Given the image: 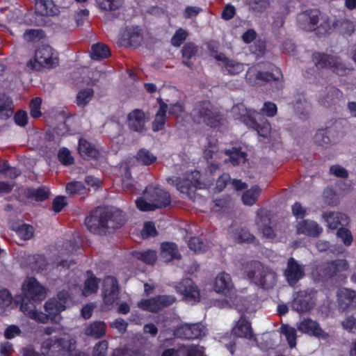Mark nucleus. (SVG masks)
<instances>
[{"mask_svg": "<svg viewBox=\"0 0 356 356\" xmlns=\"http://www.w3.org/2000/svg\"><path fill=\"white\" fill-rule=\"evenodd\" d=\"M323 218L329 228L335 229L339 225H347L348 223V216L339 212H324Z\"/></svg>", "mask_w": 356, "mask_h": 356, "instance_id": "obj_32", "label": "nucleus"}, {"mask_svg": "<svg viewBox=\"0 0 356 356\" xmlns=\"http://www.w3.org/2000/svg\"><path fill=\"white\" fill-rule=\"evenodd\" d=\"M200 178V172L194 170L186 173L183 178L169 177L167 179V181L170 184L175 185L181 193L191 197V193L197 188H201Z\"/></svg>", "mask_w": 356, "mask_h": 356, "instance_id": "obj_8", "label": "nucleus"}, {"mask_svg": "<svg viewBox=\"0 0 356 356\" xmlns=\"http://www.w3.org/2000/svg\"><path fill=\"white\" fill-rule=\"evenodd\" d=\"M316 248L320 252H326L330 250L334 254L342 253L343 250L342 247H333L330 245V243L325 240H318L316 243Z\"/></svg>", "mask_w": 356, "mask_h": 356, "instance_id": "obj_48", "label": "nucleus"}, {"mask_svg": "<svg viewBox=\"0 0 356 356\" xmlns=\"http://www.w3.org/2000/svg\"><path fill=\"white\" fill-rule=\"evenodd\" d=\"M177 290L188 303L193 305L200 300V290L191 279L187 278L180 282L177 286Z\"/></svg>", "mask_w": 356, "mask_h": 356, "instance_id": "obj_15", "label": "nucleus"}, {"mask_svg": "<svg viewBox=\"0 0 356 356\" xmlns=\"http://www.w3.org/2000/svg\"><path fill=\"white\" fill-rule=\"evenodd\" d=\"M169 193L154 185L146 187L144 196L136 200L137 208L142 211H154L170 204Z\"/></svg>", "mask_w": 356, "mask_h": 356, "instance_id": "obj_2", "label": "nucleus"}, {"mask_svg": "<svg viewBox=\"0 0 356 356\" xmlns=\"http://www.w3.org/2000/svg\"><path fill=\"white\" fill-rule=\"evenodd\" d=\"M161 257L164 261L168 262L180 257L177 245L174 243L166 242L161 245Z\"/></svg>", "mask_w": 356, "mask_h": 356, "instance_id": "obj_37", "label": "nucleus"}, {"mask_svg": "<svg viewBox=\"0 0 356 356\" xmlns=\"http://www.w3.org/2000/svg\"><path fill=\"white\" fill-rule=\"evenodd\" d=\"M188 33L186 31L182 29H178L172 38V44L175 47H179L182 44V42L186 39Z\"/></svg>", "mask_w": 356, "mask_h": 356, "instance_id": "obj_60", "label": "nucleus"}, {"mask_svg": "<svg viewBox=\"0 0 356 356\" xmlns=\"http://www.w3.org/2000/svg\"><path fill=\"white\" fill-rule=\"evenodd\" d=\"M188 248L196 253H201L207 250V244L199 237H193L188 241Z\"/></svg>", "mask_w": 356, "mask_h": 356, "instance_id": "obj_49", "label": "nucleus"}, {"mask_svg": "<svg viewBox=\"0 0 356 356\" xmlns=\"http://www.w3.org/2000/svg\"><path fill=\"white\" fill-rule=\"evenodd\" d=\"M296 232L298 234L317 237L321 234L323 229L314 220H303L297 223Z\"/></svg>", "mask_w": 356, "mask_h": 356, "instance_id": "obj_28", "label": "nucleus"}, {"mask_svg": "<svg viewBox=\"0 0 356 356\" xmlns=\"http://www.w3.org/2000/svg\"><path fill=\"white\" fill-rule=\"evenodd\" d=\"M102 10H115L122 5V0H96Z\"/></svg>", "mask_w": 356, "mask_h": 356, "instance_id": "obj_50", "label": "nucleus"}, {"mask_svg": "<svg viewBox=\"0 0 356 356\" xmlns=\"http://www.w3.org/2000/svg\"><path fill=\"white\" fill-rule=\"evenodd\" d=\"M261 193L258 186H254L242 195V201L245 205L252 206L256 203Z\"/></svg>", "mask_w": 356, "mask_h": 356, "instance_id": "obj_40", "label": "nucleus"}, {"mask_svg": "<svg viewBox=\"0 0 356 356\" xmlns=\"http://www.w3.org/2000/svg\"><path fill=\"white\" fill-rule=\"evenodd\" d=\"M191 115L197 123H204L210 127H217L221 123L222 116L217 108L209 101L197 102L191 112Z\"/></svg>", "mask_w": 356, "mask_h": 356, "instance_id": "obj_6", "label": "nucleus"}, {"mask_svg": "<svg viewBox=\"0 0 356 356\" xmlns=\"http://www.w3.org/2000/svg\"><path fill=\"white\" fill-rule=\"evenodd\" d=\"M136 159L143 165H149L156 160V156L146 149H140L136 154Z\"/></svg>", "mask_w": 356, "mask_h": 356, "instance_id": "obj_46", "label": "nucleus"}, {"mask_svg": "<svg viewBox=\"0 0 356 356\" xmlns=\"http://www.w3.org/2000/svg\"><path fill=\"white\" fill-rule=\"evenodd\" d=\"M318 269L321 275L331 277L348 271L349 265L346 259H336L322 264Z\"/></svg>", "mask_w": 356, "mask_h": 356, "instance_id": "obj_17", "label": "nucleus"}, {"mask_svg": "<svg viewBox=\"0 0 356 356\" xmlns=\"http://www.w3.org/2000/svg\"><path fill=\"white\" fill-rule=\"evenodd\" d=\"M312 58L317 67L330 68L334 72L340 76L345 75L350 70V68L336 56L321 53H314Z\"/></svg>", "mask_w": 356, "mask_h": 356, "instance_id": "obj_9", "label": "nucleus"}, {"mask_svg": "<svg viewBox=\"0 0 356 356\" xmlns=\"http://www.w3.org/2000/svg\"><path fill=\"white\" fill-rule=\"evenodd\" d=\"M207 332V328L201 323L184 324L177 328L175 335L182 339H195L205 336Z\"/></svg>", "mask_w": 356, "mask_h": 356, "instance_id": "obj_20", "label": "nucleus"}, {"mask_svg": "<svg viewBox=\"0 0 356 356\" xmlns=\"http://www.w3.org/2000/svg\"><path fill=\"white\" fill-rule=\"evenodd\" d=\"M214 58L221 62L222 67H225L230 75L238 74L244 70V64L235 60L227 58L223 54H216Z\"/></svg>", "mask_w": 356, "mask_h": 356, "instance_id": "obj_29", "label": "nucleus"}, {"mask_svg": "<svg viewBox=\"0 0 356 356\" xmlns=\"http://www.w3.org/2000/svg\"><path fill=\"white\" fill-rule=\"evenodd\" d=\"M121 38L127 44L133 47H137L142 41L140 29L136 27H127L122 33Z\"/></svg>", "mask_w": 356, "mask_h": 356, "instance_id": "obj_31", "label": "nucleus"}, {"mask_svg": "<svg viewBox=\"0 0 356 356\" xmlns=\"http://www.w3.org/2000/svg\"><path fill=\"white\" fill-rule=\"evenodd\" d=\"M58 64L56 56L49 45L39 47L35 53L34 60H29L27 65L31 69L40 70L42 67H53Z\"/></svg>", "mask_w": 356, "mask_h": 356, "instance_id": "obj_11", "label": "nucleus"}, {"mask_svg": "<svg viewBox=\"0 0 356 356\" xmlns=\"http://www.w3.org/2000/svg\"><path fill=\"white\" fill-rule=\"evenodd\" d=\"M66 193L70 195H84L86 187L81 181H73L68 183L65 187Z\"/></svg>", "mask_w": 356, "mask_h": 356, "instance_id": "obj_45", "label": "nucleus"}, {"mask_svg": "<svg viewBox=\"0 0 356 356\" xmlns=\"http://www.w3.org/2000/svg\"><path fill=\"white\" fill-rule=\"evenodd\" d=\"M232 112L236 119L254 129L259 136L266 138L269 135L271 130L270 123L266 121L261 125L259 124L255 120L259 115L256 110L248 109L243 104H238L232 107Z\"/></svg>", "mask_w": 356, "mask_h": 356, "instance_id": "obj_5", "label": "nucleus"}, {"mask_svg": "<svg viewBox=\"0 0 356 356\" xmlns=\"http://www.w3.org/2000/svg\"><path fill=\"white\" fill-rule=\"evenodd\" d=\"M22 290L24 297L33 302H40L46 297L45 288L33 277H28L24 280Z\"/></svg>", "mask_w": 356, "mask_h": 356, "instance_id": "obj_13", "label": "nucleus"}, {"mask_svg": "<svg viewBox=\"0 0 356 356\" xmlns=\"http://www.w3.org/2000/svg\"><path fill=\"white\" fill-rule=\"evenodd\" d=\"M245 273L253 283L265 289L273 288L277 282L276 273L257 261H251L247 265Z\"/></svg>", "mask_w": 356, "mask_h": 356, "instance_id": "obj_4", "label": "nucleus"}, {"mask_svg": "<svg viewBox=\"0 0 356 356\" xmlns=\"http://www.w3.org/2000/svg\"><path fill=\"white\" fill-rule=\"evenodd\" d=\"M282 332L286 337V340L291 348H293L296 344V331L293 327L289 325H282L281 327Z\"/></svg>", "mask_w": 356, "mask_h": 356, "instance_id": "obj_53", "label": "nucleus"}, {"mask_svg": "<svg viewBox=\"0 0 356 356\" xmlns=\"http://www.w3.org/2000/svg\"><path fill=\"white\" fill-rule=\"evenodd\" d=\"M16 232L21 238L28 240L33 236V228L29 225L22 224L17 228Z\"/></svg>", "mask_w": 356, "mask_h": 356, "instance_id": "obj_55", "label": "nucleus"}, {"mask_svg": "<svg viewBox=\"0 0 356 356\" xmlns=\"http://www.w3.org/2000/svg\"><path fill=\"white\" fill-rule=\"evenodd\" d=\"M42 104V99L40 97H35L32 99L30 104V114L32 118H38L42 113L40 111V106Z\"/></svg>", "mask_w": 356, "mask_h": 356, "instance_id": "obj_59", "label": "nucleus"}, {"mask_svg": "<svg viewBox=\"0 0 356 356\" xmlns=\"http://www.w3.org/2000/svg\"><path fill=\"white\" fill-rule=\"evenodd\" d=\"M78 151L82 157L88 159H97L100 155L99 151L93 145L83 138L79 139Z\"/></svg>", "mask_w": 356, "mask_h": 356, "instance_id": "obj_34", "label": "nucleus"}, {"mask_svg": "<svg viewBox=\"0 0 356 356\" xmlns=\"http://www.w3.org/2000/svg\"><path fill=\"white\" fill-rule=\"evenodd\" d=\"M108 343L106 340H102L97 342L92 350V356H106ZM74 356H88L85 353H76Z\"/></svg>", "mask_w": 356, "mask_h": 356, "instance_id": "obj_42", "label": "nucleus"}, {"mask_svg": "<svg viewBox=\"0 0 356 356\" xmlns=\"http://www.w3.org/2000/svg\"><path fill=\"white\" fill-rule=\"evenodd\" d=\"M29 261L31 268L37 272L43 270L47 265L45 258L42 255L32 256L29 258Z\"/></svg>", "mask_w": 356, "mask_h": 356, "instance_id": "obj_47", "label": "nucleus"}, {"mask_svg": "<svg viewBox=\"0 0 356 356\" xmlns=\"http://www.w3.org/2000/svg\"><path fill=\"white\" fill-rule=\"evenodd\" d=\"M107 326L104 321H95L90 323L85 329V334L95 339L105 336Z\"/></svg>", "mask_w": 356, "mask_h": 356, "instance_id": "obj_35", "label": "nucleus"}, {"mask_svg": "<svg viewBox=\"0 0 356 356\" xmlns=\"http://www.w3.org/2000/svg\"><path fill=\"white\" fill-rule=\"evenodd\" d=\"M95 215H91L85 220V223L90 232L104 234L121 227L126 221L123 212L119 209L109 211L97 209Z\"/></svg>", "mask_w": 356, "mask_h": 356, "instance_id": "obj_1", "label": "nucleus"}, {"mask_svg": "<svg viewBox=\"0 0 356 356\" xmlns=\"http://www.w3.org/2000/svg\"><path fill=\"white\" fill-rule=\"evenodd\" d=\"M255 222L259 232L264 236L268 238H273L275 236V230L270 225V220L264 209L257 210Z\"/></svg>", "mask_w": 356, "mask_h": 356, "instance_id": "obj_26", "label": "nucleus"}, {"mask_svg": "<svg viewBox=\"0 0 356 356\" xmlns=\"http://www.w3.org/2000/svg\"><path fill=\"white\" fill-rule=\"evenodd\" d=\"M76 343L74 337L70 335L49 337L42 342L40 353L44 356H68L75 350Z\"/></svg>", "mask_w": 356, "mask_h": 356, "instance_id": "obj_3", "label": "nucleus"}, {"mask_svg": "<svg viewBox=\"0 0 356 356\" xmlns=\"http://www.w3.org/2000/svg\"><path fill=\"white\" fill-rule=\"evenodd\" d=\"M232 333L237 337L246 338L249 339H251L254 337L251 325L243 316H241L236 322L232 330Z\"/></svg>", "mask_w": 356, "mask_h": 356, "instance_id": "obj_30", "label": "nucleus"}, {"mask_svg": "<svg viewBox=\"0 0 356 356\" xmlns=\"http://www.w3.org/2000/svg\"><path fill=\"white\" fill-rule=\"evenodd\" d=\"M268 68L271 72H262L261 67L257 65L248 69L245 78L252 85H260L263 81H279L282 78V73L279 68L269 64Z\"/></svg>", "mask_w": 356, "mask_h": 356, "instance_id": "obj_10", "label": "nucleus"}, {"mask_svg": "<svg viewBox=\"0 0 356 356\" xmlns=\"http://www.w3.org/2000/svg\"><path fill=\"white\" fill-rule=\"evenodd\" d=\"M213 289L216 292L225 296L231 293L234 289L231 276L225 272L219 273L215 279Z\"/></svg>", "mask_w": 356, "mask_h": 356, "instance_id": "obj_27", "label": "nucleus"}, {"mask_svg": "<svg viewBox=\"0 0 356 356\" xmlns=\"http://www.w3.org/2000/svg\"><path fill=\"white\" fill-rule=\"evenodd\" d=\"M94 90L92 88L81 90L76 95V104L80 107H84L92 99Z\"/></svg>", "mask_w": 356, "mask_h": 356, "instance_id": "obj_44", "label": "nucleus"}, {"mask_svg": "<svg viewBox=\"0 0 356 356\" xmlns=\"http://www.w3.org/2000/svg\"><path fill=\"white\" fill-rule=\"evenodd\" d=\"M99 280L90 275L88 278L86 280L84 288L81 290V293L84 296H88L93 293L97 292L98 289Z\"/></svg>", "mask_w": 356, "mask_h": 356, "instance_id": "obj_43", "label": "nucleus"}, {"mask_svg": "<svg viewBox=\"0 0 356 356\" xmlns=\"http://www.w3.org/2000/svg\"><path fill=\"white\" fill-rule=\"evenodd\" d=\"M58 157L59 161L64 165H70L73 163L74 159L70 152L67 148H61L59 150Z\"/></svg>", "mask_w": 356, "mask_h": 356, "instance_id": "obj_64", "label": "nucleus"}, {"mask_svg": "<svg viewBox=\"0 0 356 356\" xmlns=\"http://www.w3.org/2000/svg\"><path fill=\"white\" fill-rule=\"evenodd\" d=\"M175 301L172 296H159L154 298L141 300L138 303L140 308L152 312H157L163 308L171 305Z\"/></svg>", "mask_w": 356, "mask_h": 356, "instance_id": "obj_19", "label": "nucleus"}, {"mask_svg": "<svg viewBox=\"0 0 356 356\" xmlns=\"http://www.w3.org/2000/svg\"><path fill=\"white\" fill-rule=\"evenodd\" d=\"M339 309L341 312H351L356 309V291L343 288L337 293Z\"/></svg>", "mask_w": 356, "mask_h": 356, "instance_id": "obj_21", "label": "nucleus"}, {"mask_svg": "<svg viewBox=\"0 0 356 356\" xmlns=\"http://www.w3.org/2000/svg\"><path fill=\"white\" fill-rule=\"evenodd\" d=\"M191 115L197 123H204L210 127H217L221 123L222 116L217 108L209 101L197 102L191 112Z\"/></svg>", "mask_w": 356, "mask_h": 356, "instance_id": "obj_7", "label": "nucleus"}, {"mask_svg": "<svg viewBox=\"0 0 356 356\" xmlns=\"http://www.w3.org/2000/svg\"><path fill=\"white\" fill-rule=\"evenodd\" d=\"M314 140L316 145L322 147H326L330 143V139L326 129L318 130L314 135Z\"/></svg>", "mask_w": 356, "mask_h": 356, "instance_id": "obj_52", "label": "nucleus"}, {"mask_svg": "<svg viewBox=\"0 0 356 356\" xmlns=\"http://www.w3.org/2000/svg\"><path fill=\"white\" fill-rule=\"evenodd\" d=\"M135 255L138 259L147 264H153L157 259L156 252L150 250L143 252H136Z\"/></svg>", "mask_w": 356, "mask_h": 356, "instance_id": "obj_51", "label": "nucleus"}, {"mask_svg": "<svg viewBox=\"0 0 356 356\" xmlns=\"http://www.w3.org/2000/svg\"><path fill=\"white\" fill-rule=\"evenodd\" d=\"M225 154L229 156V161L234 165H238L245 161V154L238 149L234 151H225Z\"/></svg>", "mask_w": 356, "mask_h": 356, "instance_id": "obj_54", "label": "nucleus"}, {"mask_svg": "<svg viewBox=\"0 0 356 356\" xmlns=\"http://www.w3.org/2000/svg\"><path fill=\"white\" fill-rule=\"evenodd\" d=\"M30 299L24 298L20 305L21 312L29 318L40 323H47V317L45 314L38 311L36 307L33 302L30 301Z\"/></svg>", "mask_w": 356, "mask_h": 356, "instance_id": "obj_25", "label": "nucleus"}, {"mask_svg": "<svg viewBox=\"0 0 356 356\" xmlns=\"http://www.w3.org/2000/svg\"><path fill=\"white\" fill-rule=\"evenodd\" d=\"M284 275L290 286H294L305 276V266L290 257L284 270Z\"/></svg>", "mask_w": 356, "mask_h": 356, "instance_id": "obj_14", "label": "nucleus"}, {"mask_svg": "<svg viewBox=\"0 0 356 356\" xmlns=\"http://www.w3.org/2000/svg\"><path fill=\"white\" fill-rule=\"evenodd\" d=\"M103 300L105 305H111L118 298V285L115 278L108 276L103 282Z\"/></svg>", "mask_w": 356, "mask_h": 356, "instance_id": "obj_24", "label": "nucleus"}, {"mask_svg": "<svg viewBox=\"0 0 356 356\" xmlns=\"http://www.w3.org/2000/svg\"><path fill=\"white\" fill-rule=\"evenodd\" d=\"M277 106L275 104L271 102H266L264 104L263 107L261 108L260 111H257L259 114L265 115L268 117L272 118L274 117L277 114Z\"/></svg>", "mask_w": 356, "mask_h": 356, "instance_id": "obj_58", "label": "nucleus"}, {"mask_svg": "<svg viewBox=\"0 0 356 356\" xmlns=\"http://www.w3.org/2000/svg\"><path fill=\"white\" fill-rule=\"evenodd\" d=\"M298 330L319 339L327 340L330 338V334L325 332L316 321L309 318L301 321L298 325Z\"/></svg>", "mask_w": 356, "mask_h": 356, "instance_id": "obj_22", "label": "nucleus"}, {"mask_svg": "<svg viewBox=\"0 0 356 356\" xmlns=\"http://www.w3.org/2000/svg\"><path fill=\"white\" fill-rule=\"evenodd\" d=\"M320 24L318 26H316V29L314 31H316V33L318 35H325L330 33L336 26V22L332 21L328 16L322 15L321 13Z\"/></svg>", "mask_w": 356, "mask_h": 356, "instance_id": "obj_38", "label": "nucleus"}, {"mask_svg": "<svg viewBox=\"0 0 356 356\" xmlns=\"http://www.w3.org/2000/svg\"><path fill=\"white\" fill-rule=\"evenodd\" d=\"M233 238L237 242H250L254 239V236L248 231L238 229L232 235Z\"/></svg>", "mask_w": 356, "mask_h": 356, "instance_id": "obj_57", "label": "nucleus"}, {"mask_svg": "<svg viewBox=\"0 0 356 356\" xmlns=\"http://www.w3.org/2000/svg\"><path fill=\"white\" fill-rule=\"evenodd\" d=\"M35 13L41 16H54L59 10L51 0H35Z\"/></svg>", "mask_w": 356, "mask_h": 356, "instance_id": "obj_33", "label": "nucleus"}, {"mask_svg": "<svg viewBox=\"0 0 356 356\" xmlns=\"http://www.w3.org/2000/svg\"><path fill=\"white\" fill-rule=\"evenodd\" d=\"M314 291H300L296 293L291 302V307L293 310L303 313L310 310L314 305Z\"/></svg>", "mask_w": 356, "mask_h": 356, "instance_id": "obj_16", "label": "nucleus"}, {"mask_svg": "<svg viewBox=\"0 0 356 356\" xmlns=\"http://www.w3.org/2000/svg\"><path fill=\"white\" fill-rule=\"evenodd\" d=\"M13 101L7 96L0 97V119L7 120L13 114Z\"/></svg>", "mask_w": 356, "mask_h": 356, "instance_id": "obj_39", "label": "nucleus"}, {"mask_svg": "<svg viewBox=\"0 0 356 356\" xmlns=\"http://www.w3.org/2000/svg\"><path fill=\"white\" fill-rule=\"evenodd\" d=\"M110 51L107 46L103 44H96L92 46L90 56L95 60H101L108 57Z\"/></svg>", "mask_w": 356, "mask_h": 356, "instance_id": "obj_41", "label": "nucleus"}, {"mask_svg": "<svg viewBox=\"0 0 356 356\" xmlns=\"http://www.w3.org/2000/svg\"><path fill=\"white\" fill-rule=\"evenodd\" d=\"M70 296L68 292L61 291L57 298L49 299L45 302L44 308L47 312L45 316L47 317V323L49 321L56 323L60 322L61 318L59 314L65 309L66 301Z\"/></svg>", "mask_w": 356, "mask_h": 356, "instance_id": "obj_12", "label": "nucleus"}, {"mask_svg": "<svg viewBox=\"0 0 356 356\" xmlns=\"http://www.w3.org/2000/svg\"><path fill=\"white\" fill-rule=\"evenodd\" d=\"M43 37V31L40 29H29L23 34L24 39L28 42L38 41Z\"/></svg>", "mask_w": 356, "mask_h": 356, "instance_id": "obj_56", "label": "nucleus"}, {"mask_svg": "<svg viewBox=\"0 0 356 356\" xmlns=\"http://www.w3.org/2000/svg\"><path fill=\"white\" fill-rule=\"evenodd\" d=\"M250 7L256 11L261 12L269 6L268 0H247Z\"/></svg>", "mask_w": 356, "mask_h": 356, "instance_id": "obj_61", "label": "nucleus"}, {"mask_svg": "<svg viewBox=\"0 0 356 356\" xmlns=\"http://www.w3.org/2000/svg\"><path fill=\"white\" fill-rule=\"evenodd\" d=\"M321 12L316 9L307 10L297 16V24L300 29L306 31H313L319 22Z\"/></svg>", "mask_w": 356, "mask_h": 356, "instance_id": "obj_18", "label": "nucleus"}, {"mask_svg": "<svg viewBox=\"0 0 356 356\" xmlns=\"http://www.w3.org/2000/svg\"><path fill=\"white\" fill-rule=\"evenodd\" d=\"M168 105L161 99L159 100V108L155 115L154 120L152 122V130L159 131L164 128L166 120V112Z\"/></svg>", "mask_w": 356, "mask_h": 356, "instance_id": "obj_36", "label": "nucleus"}, {"mask_svg": "<svg viewBox=\"0 0 356 356\" xmlns=\"http://www.w3.org/2000/svg\"><path fill=\"white\" fill-rule=\"evenodd\" d=\"M147 122V118L145 113L140 109H134L127 115V126L134 131L138 133L145 131V124Z\"/></svg>", "mask_w": 356, "mask_h": 356, "instance_id": "obj_23", "label": "nucleus"}, {"mask_svg": "<svg viewBox=\"0 0 356 356\" xmlns=\"http://www.w3.org/2000/svg\"><path fill=\"white\" fill-rule=\"evenodd\" d=\"M337 236L341 238L346 245H350L353 242V236L350 232L346 228H340L337 232Z\"/></svg>", "mask_w": 356, "mask_h": 356, "instance_id": "obj_63", "label": "nucleus"}, {"mask_svg": "<svg viewBox=\"0 0 356 356\" xmlns=\"http://www.w3.org/2000/svg\"><path fill=\"white\" fill-rule=\"evenodd\" d=\"M122 185L124 190L129 191L131 193H134L136 189V185L131 179L129 172L127 171L125 172L124 177L122 179Z\"/></svg>", "mask_w": 356, "mask_h": 356, "instance_id": "obj_62", "label": "nucleus"}]
</instances>
